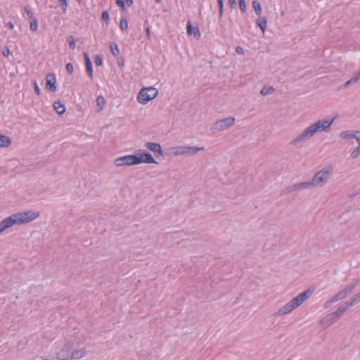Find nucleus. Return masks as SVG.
<instances>
[{
  "label": "nucleus",
  "mask_w": 360,
  "mask_h": 360,
  "mask_svg": "<svg viewBox=\"0 0 360 360\" xmlns=\"http://www.w3.org/2000/svg\"><path fill=\"white\" fill-rule=\"evenodd\" d=\"M38 217L39 213L32 210L13 214L0 222V233H2L15 224L20 225L29 223Z\"/></svg>",
  "instance_id": "f257e3e1"
},
{
  "label": "nucleus",
  "mask_w": 360,
  "mask_h": 360,
  "mask_svg": "<svg viewBox=\"0 0 360 360\" xmlns=\"http://www.w3.org/2000/svg\"><path fill=\"white\" fill-rule=\"evenodd\" d=\"M142 162L155 163V160L149 153H139L137 155H125L115 160V164L117 166H131Z\"/></svg>",
  "instance_id": "f03ea898"
},
{
  "label": "nucleus",
  "mask_w": 360,
  "mask_h": 360,
  "mask_svg": "<svg viewBox=\"0 0 360 360\" xmlns=\"http://www.w3.org/2000/svg\"><path fill=\"white\" fill-rule=\"evenodd\" d=\"M334 119L330 120H325L323 121H318L315 124L311 125L308 127L297 139V140L304 139L307 137H310L313 136L316 132L319 131H324L326 129L329 128L332 124ZM297 141V139L295 140Z\"/></svg>",
  "instance_id": "7ed1b4c3"
},
{
  "label": "nucleus",
  "mask_w": 360,
  "mask_h": 360,
  "mask_svg": "<svg viewBox=\"0 0 360 360\" xmlns=\"http://www.w3.org/2000/svg\"><path fill=\"white\" fill-rule=\"evenodd\" d=\"M158 95V89L153 86L143 87L139 91L136 98L139 103L146 105L150 101L155 98Z\"/></svg>",
  "instance_id": "20e7f679"
},
{
  "label": "nucleus",
  "mask_w": 360,
  "mask_h": 360,
  "mask_svg": "<svg viewBox=\"0 0 360 360\" xmlns=\"http://www.w3.org/2000/svg\"><path fill=\"white\" fill-rule=\"evenodd\" d=\"M330 173L329 169H324L319 172L313 179L311 184L316 186H321L326 182L328 179Z\"/></svg>",
  "instance_id": "39448f33"
},
{
  "label": "nucleus",
  "mask_w": 360,
  "mask_h": 360,
  "mask_svg": "<svg viewBox=\"0 0 360 360\" xmlns=\"http://www.w3.org/2000/svg\"><path fill=\"white\" fill-rule=\"evenodd\" d=\"M56 75L53 73H49L46 77V88L51 91H56Z\"/></svg>",
  "instance_id": "423d86ee"
},
{
  "label": "nucleus",
  "mask_w": 360,
  "mask_h": 360,
  "mask_svg": "<svg viewBox=\"0 0 360 360\" xmlns=\"http://www.w3.org/2000/svg\"><path fill=\"white\" fill-rule=\"evenodd\" d=\"M311 292L309 291H304V292L300 294L296 297L291 300L293 305H295V308L300 306L307 297H309Z\"/></svg>",
  "instance_id": "0eeeda50"
},
{
  "label": "nucleus",
  "mask_w": 360,
  "mask_h": 360,
  "mask_svg": "<svg viewBox=\"0 0 360 360\" xmlns=\"http://www.w3.org/2000/svg\"><path fill=\"white\" fill-rule=\"evenodd\" d=\"M203 149V148H192V147H179L177 148L176 151L174 153L175 155H181V154H188V153H195L200 150Z\"/></svg>",
  "instance_id": "6e6552de"
},
{
  "label": "nucleus",
  "mask_w": 360,
  "mask_h": 360,
  "mask_svg": "<svg viewBox=\"0 0 360 360\" xmlns=\"http://www.w3.org/2000/svg\"><path fill=\"white\" fill-rule=\"evenodd\" d=\"M234 122L235 119L233 117H227L217 122L216 127L218 129L221 130L229 126H231L234 123Z\"/></svg>",
  "instance_id": "1a4fd4ad"
},
{
  "label": "nucleus",
  "mask_w": 360,
  "mask_h": 360,
  "mask_svg": "<svg viewBox=\"0 0 360 360\" xmlns=\"http://www.w3.org/2000/svg\"><path fill=\"white\" fill-rule=\"evenodd\" d=\"M186 30L188 35L193 34V36L196 39H199L200 37V32L198 27H192L191 23L190 21L187 22Z\"/></svg>",
  "instance_id": "9d476101"
},
{
  "label": "nucleus",
  "mask_w": 360,
  "mask_h": 360,
  "mask_svg": "<svg viewBox=\"0 0 360 360\" xmlns=\"http://www.w3.org/2000/svg\"><path fill=\"white\" fill-rule=\"evenodd\" d=\"M146 146L154 153H157L159 155H162V151L161 146L159 143L148 142L146 143Z\"/></svg>",
  "instance_id": "9b49d317"
},
{
  "label": "nucleus",
  "mask_w": 360,
  "mask_h": 360,
  "mask_svg": "<svg viewBox=\"0 0 360 360\" xmlns=\"http://www.w3.org/2000/svg\"><path fill=\"white\" fill-rule=\"evenodd\" d=\"M295 309V305L290 301L288 304H286L282 309H279L277 312L278 315H283L288 313H290Z\"/></svg>",
  "instance_id": "f8f14e48"
},
{
  "label": "nucleus",
  "mask_w": 360,
  "mask_h": 360,
  "mask_svg": "<svg viewBox=\"0 0 360 360\" xmlns=\"http://www.w3.org/2000/svg\"><path fill=\"white\" fill-rule=\"evenodd\" d=\"M86 354V352L84 349H77L75 350L72 352V354L70 356H63V358H68L70 359H78L82 357H83Z\"/></svg>",
  "instance_id": "ddd939ff"
},
{
  "label": "nucleus",
  "mask_w": 360,
  "mask_h": 360,
  "mask_svg": "<svg viewBox=\"0 0 360 360\" xmlns=\"http://www.w3.org/2000/svg\"><path fill=\"white\" fill-rule=\"evenodd\" d=\"M11 139L10 137L0 134V147L8 148L11 145Z\"/></svg>",
  "instance_id": "4468645a"
},
{
  "label": "nucleus",
  "mask_w": 360,
  "mask_h": 360,
  "mask_svg": "<svg viewBox=\"0 0 360 360\" xmlns=\"http://www.w3.org/2000/svg\"><path fill=\"white\" fill-rule=\"evenodd\" d=\"M53 108L60 115L64 113L65 111V105L60 101H56L53 103Z\"/></svg>",
  "instance_id": "2eb2a0df"
},
{
  "label": "nucleus",
  "mask_w": 360,
  "mask_h": 360,
  "mask_svg": "<svg viewBox=\"0 0 360 360\" xmlns=\"http://www.w3.org/2000/svg\"><path fill=\"white\" fill-rule=\"evenodd\" d=\"M257 25L262 30V32H264L266 27V20L264 17H260L257 20Z\"/></svg>",
  "instance_id": "dca6fc26"
},
{
  "label": "nucleus",
  "mask_w": 360,
  "mask_h": 360,
  "mask_svg": "<svg viewBox=\"0 0 360 360\" xmlns=\"http://www.w3.org/2000/svg\"><path fill=\"white\" fill-rule=\"evenodd\" d=\"M105 99L102 96H99L96 98V107L97 111H100L103 109V105H105Z\"/></svg>",
  "instance_id": "f3484780"
},
{
  "label": "nucleus",
  "mask_w": 360,
  "mask_h": 360,
  "mask_svg": "<svg viewBox=\"0 0 360 360\" xmlns=\"http://www.w3.org/2000/svg\"><path fill=\"white\" fill-rule=\"evenodd\" d=\"M252 7L257 15H260L262 13V7L259 1L254 0L252 1Z\"/></svg>",
  "instance_id": "a211bd4d"
},
{
  "label": "nucleus",
  "mask_w": 360,
  "mask_h": 360,
  "mask_svg": "<svg viewBox=\"0 0 360 360\" xmlns=\"http://www.w3.org/2000/svg\"><path fill=\"white\" fill-rule=\"evenodd\" d=\"M359 79H360V72H359L354 77H352L349 80H348L346 82L345 86H347L350 84H354V83L356 82Z\"/></svg>",
  "instance_id": "6ab92c4d"
},
{
  "label": "nucleus",
  "mask_w": 360,
  "mask_h": 360,
  "mask_svg": "<svg viewBox=\"0 0 360 360\" xmlns=\"http://www.w3.org/2000/svg\"><path fill=\"white\" fill-rule=\"evenodd\" d=\"M37 27H38L37 20V18H33V20H32V21L30 22V28L32 32H36L37 30Z\"/></svg>",
  "instance_id": "aec40b11"
},
{
  "label": "nucleus",
  "mask_w": 360,
  "mask_h": 360,
  "mask_svg": "<svg viewBox=\"0 0 360 360\" xmlns=\"http://www.w3.org/2000/svg\"><path fill=\"white\" fill-rule=\"evenodd\" d=\"M340 137L342 139L355 138V134L351 133L349 131H344L340 134Z\"/></svg>",
  "instance_id": "412c9836"
},
{
  "label": "nucleus",
  "mask_w": 360,
  "mask_h": 360,
  "mask_svg": "<svg viewBox=\"0 0 360 360\" xmlns=\"http://www.w3.org/2000/svg\"><path fill=\"white\" fill-rule=\"evenodd\" d=\"M67 41L69 44L70 48L72 49H75V42L74 37L72 35L68 36L67 38Z\"/></svg>",
  "instance_id": "4be33fe9"
},
{
  "label": "nucleus",
  "mask_w": 360,
  "mask_h": 360,
  "mask_svg": "<svg viewBox=\"0 0 360 360\" xmlns=\"http://www.w3.org/2000/svg\"><path fill=\"white\" fill-rule=\"evenodd\" d=\"M274 89L269 86H264V88L261 90V94L267 95L273 93Z\"/></svg>",
  "instance_id": "5701e85b"
},
{
  "label": "nucleus",
  "mask_w": 360,
  "mask_h": 360,
  "mask_svg": "<svg viewBox=\"0 0 360 360\" xmlns=\"http://www.w3.org/2000/svg\"><path fill=\"white\" fill-rule=\"evenodd\" d=\"M120 27L122 31L127 30L128 24L125 19H122L120 22Z\"/></svg>",
  "instance_id": "b1692460"
},
{
  "label": "nucleus",
  "mask_w": 360,
  "mask_h": 360,
  "mask_svg": "<svg viewBox=\"0 0 360 360\" xmlns=\"http://www.w3.org/2000/svg\"><path fill=\"white\" fill-rule=\"evenodd\" d=\"M239 8L241 12L245 13L246 11V4L245 0H238Z\"/></svg>",
  "instance_id": "393cba45"
},
{
  "label": "nucleus",
  "mask_w": 360,
  "mask_h": 360,
  "mask_svg": "<svg viewBox=\"0 0 360 360\" xmlns=\"http://www.w3.org/2000/svg\"><path fill=\"white\" fill-rule=\"evenodd\" d=\"M101 19L103 22H106V24L108 23L109 14L107 11H103L102 12Z\"/></svg>",
  "instance_id": "a878e982"
},
{
  "label": "nucleus",
  "mask_w": 360,
  "mask_h": 360,
  "mask_svg": "<svg viewBox=\"0 0 360 360\" xmlns=\"http://www.w3.org/2000/svg\"><path fill=\"white\" fill-rule=\"evenodd\" d=\"M94 63L96 66H101L102 65L101 57L98 55H96L95 57Z\"/></svg>",
  "instance_id": "bb28decb"
},
{
  "label": "nucleus",
  "mask_w": 360,
  "mask_h": 360,
  "mask_svg": "<svg viewBox=\"0 0 360 360\" xmlns=\"http://www.w3.org/2000/svg\"><path fill=\"white\" fill-rule=\"evenodd\" d=\"M67 72L69 73V75H72L74 71L73 65L71 63H68L65 66Z\"/></svg>",
  "instance_id": "cd10ccee"
},
{
  "label": "nucleus",
  "mask_w": 360,
  "mask_h": 360,
  "mask_svg": "<svg viewBox=\"0 0 360 360\" xmlns=\"http://www.w3.org/2000/svg\"><path fill=\"white\" fill-rule=\"evenodd\" d=\"M84 60H85V66H87V65H91V60L88 56V53H84Z\"/></svg>",
  "instance_id": "c85d7f7f"
},
{
  "label": "nucleus",
  "mask_w": 360,
  "mask_h": 360,
  "mask_svg": "<svg viewBox=\"0 0 360 360\" xmlns=\"http://www.w3.org/2000/svg\"><path fill=\"white\" fill-rule=\"evenodd\" d=\"M360 154V147L358 146L357 148H356L352 152V158H356Z\"/></svg>",
  "instance_id": "c756f323"
},
{
  "label": "nucleus",
  "mask_w": 360,
  "mask_h": 360,
  "mask_svg": "<svg viewBox=\"0 0 360 360\" xmlns=\"http://www.w3.org/2000/svg\"><path fill=\"white\" fill-rule=\"evenodd\" d=\"M86 70L88 75L91 78L93 76L92 65L86 66Z\"/></svg>",
  "instance_id": "7c9ffc66"
},
{
  "label": "nucleus",
  "mask_w": 360,
  "mask_h": 360,
  "mask_svg": "<svg viewBox=\"0 0 360 360\" xmlns=\"http://www.w3.org/2000/svg\"><path fill=\"white\" fill-rule=\"evenodd\" d=\"M24 9H25V12L27 13V15L31 20H33V18H35L33 15V13L28 8L25 7Z\"/></svg>",
  "instance_id": "2f4dec72"
},
{
  "label": "nucleus",
  "mask_w": 360,
  "mask_h": 360,
  "mask_svg": "<svg viewBox=\"0 0 360 360\" xmlns=\"http://www.w3.org/2000/svg\"><path fill=\"white\" fill-rule=\"evenodd\" d=\"M10 54V50L8 47H4L2 49V55L5 57H8Z\"/></svg>",
  "instance_id": "473e14b6"
},
{
  "label": "nucleus",
  "mask_w": 360,
  "mask_h": 360,
  "mask_svg": "<svg viewBox=\"0 0 360 360\" xmlns=\"http://www.w3.org/2000/svg\"><path fill=\"white\" fill-rule=\"evenodd\" d=\"M34 90L37 95L40 94V89L36 82H34Z\"/></svg>",
  "instance_id": "72a5a7b5"
},
{
  "label": "nucleus",
  "mask_w": 360,
  "mask_h": 360,
  "mask_svg": "<svg viewBox=\"0 0 360 360\" xmlns=\"http://www.w3.org/2000/svg\"><path fill=\"white\" fill-rule=\"evenodd\" d=\"M228 4L231 8H234L236 6V0H229Z\"/></svg>",
  "instance_id": "f704fd0d"
},
{
  "label": "nucleus",
  "mask_w": 360,
  "mask_h": 360,
  "mask_svg": "<svg viewBox=\"0 0 360 360\" xmlns=\"http://www.w3.org/2000/svg\"><path fill=\"white\" fill-rule=\"evenodd\" d=\"M116 3L122 9H124V0H116Z\"/></svg>",
  "instance_id": "c9c22d12"
},
{
  "label": "nucleus",
  "mask_w": 360,
  "mask_h": 360,
  "mask_svg": "<svg viewBox=\"0 0 360 360\" xmlns=\"http://www.w3.org/2000/svg\"><path fill=\"white\" fill-rule=\"evenodd\" d=\"M236 52L238 54H243V49L241 46H237L236 48Z\"/></svg>",
  "instance_id": "e433bc0d"
},
{
  "label": "nucleus",
  "mask_w": 360,
  "mask_h": 360,
  "mask_svg": "<svg viewBox=\"0 0 360 360\" xmlns=\"http://www.w3.org/2000/svg\"><path fill=\"white\" fill-rule=\"evenodd\" d=\"M346 308H344V309H341V308H339L337 311H336V315L337 316H340L341 314H343V312L345 311Z\"/></svg>",
  "instance_id": "4c0bfd02"
},
{
  "label": "nucleus",
  "mask_w": 360,
  "mask_h": 360,
  "mask_svg": "<svg viewBox=\"0 0 360 360\" xmlns=\"http://www.w3.org/2000/svg\"><path fill=\"white\" fill-rule=\"evenodd\" d=\"M355 139H356V141L360 144V131H356L355 133Z\"/></svg>",
  "instance_id": "58836bf2"
},
{
  "label": "nucleus",
  "mask_w": 360,
  "mask_h": 360,
  "mask_svg": "<svg viewBox=\"0 0 360 360\" xmlns=\"http://www.w3.org/2000/svg\"><path fill=\"white\" fill-rule=\"evenodd\" d=\"M6 26H7L9 29H11V30L13 29V27H14V25H13V24L11 22H8L6 23Z\"/></svg>",
  "instance_id": "ea45409f"
},
{
  "label": "nucleus",
  "mask_w": 360,
  "mask_h": 360,
  "mask_svg": "<svg viewBox=\"0 0 360 360\" xmlns=\"http://www.w3.org/2000/svg\"><path fill=\"white\" fill-rule=\"evenodd\" d=\"M58 1L61 4L62 6H65V7L68 6L66 0H58Z\"/></svg>",
  "instance_id": "a19ab883"
},
{
  "label": "nucleus",
  "mask_w": 360,
  "mask_h": 360,
  "mask_svg": "<svg viewBox=\"0 0 360 360\" xmlns=\"http://www.w3.org/2000/svg\"><path fill=\"white\" fill-rule=\"evenodd\" d=\"M224 13V7L219 8V15L220 17L223 15Z\"/></svg>",
  "instance_id": "79ce46f5"
},
{
  "label": "nucleus",
  "mask_w": 360,
  "mask_h": 360,
  "mask_svg": "<svg viewBox=\"0 0 360 360\" xmlns=\"http://www.w3.org/2000/svg\"><path fill=\"white\" fill-rule=\"evenodd\" d=\"M125 3L128 6H131L133 4V0H125Z\"/></svg>",
  "instance_id": "37998d69"
},
{
  "label": "nucleus",
  "mask_w": 360,
  "mask_h": 360,
  "mask_svg": "<svg viewBox=\"0 0 360 360\" xmlns=\"http://www.w3.org/2000/svg\"><path fill=\"white\" fill-rule=\"evenodd\" d=\"M310 184L304 183L302 184H300L297 186V188H304L306 187L307 185H309Z\"/></svg>",
  "instance_id": "c03bdc74"
},
{
  "label": "nucleus",
  "mask_w": 360,
  "mask_h": 360,
  "mask_svg": "<svg viewBox=\"0 0 360 360\" xmlns=\"http://www.w3.org/2000/svg\"><path fill=\"white\" fill-rule=\"evenodd\" d=\"M217 2H218V4H219V8L224 7L223 0H217Z\"/></svg>",
  "instance_id": "a18cd8bd"
},
{
  "label": "nucleus",
  "mask_w": 360,
  "mask_h": 360,
  "mask_svg": "<svg viewBox=\"0 0 360 360\" xmlns=\"http://www.w3.org/2000/svg\"><path fill=\"white\" fill-rule=\"evenodd\" d=\"M146 34H147V37H148V39H150V30H149V28H148V27L146 29Z\"/></svg>",
  "instance_id": "49530a36"
},
{
  "label": "nucleus",
  "mask_w": 360,
  "mask_h": 360,
  "mask_svg": "<svg viewBox=\"0 0 360 360\" xmlns=\"http://www.w3.org/2000/svg\"><path fill=\"white\" fill-rule=\"evenodd\" d=\"M117 63H118V65H119L120 66H123V65H124V62H123V60H118Z\"/></svg>",
  "instance_id": "de8ad7c7"
},
{
  "label": "nucleus",
  "mask_w": 360,
  "mask_h": 360,
  "mask_svg": "<svg viewBox=\"0 0 360 360\" xmlns=\"http://www.w3.org/2000/svg\"><path fill=\"white\" fill-rule=\"evenodd\" d=\"M109 48H110L111 52L112 53V48H114V46H112V43L109 44Z\"/></svg>",
  "instance_id": "09e8293b"
},
{
  "label": "nucleus",
  "mask_w": 360,
  "mask_h": 360,
  "mask_svg": "<svg viewBox=\"0 0 360 360\" xmlns=\"http://www.w3.org/2000/svg\"><path fill=\"white\" fill-rule=\"evenodd\" d=\"M109 48H110L111 52L112 53V48H114V46H112V43L109 44Z\"/></svg>",
  "instance_id": "8fccbe9b"
},
{
  "label": "nucleus",
  "mask_w": 360,
  "mask_h": 360,
  "mask_svg": "<svg viewBox=\"0 0 360 360\" xmlns=\"http://www.w3.org/2000/svg\"><path fill=\"white\" fill-rule=\"evenodd\" d=\"M65 347H66L67 349H70V348H71V347H72V344H67V345H65Z\"/></svg>",
  "instance_id": "3c124183"
},
{
  "label": "nucleus",
  "mask_w": 360,
  "mask_h": 360,
  "mask_svg": "<svg viewBox=\"0 0 360 360\" xmlns=\"http://www.w3.org/2000/svg\"><path fill=\"white\" fill-rule=\"evenodd\" d=\"M63 10L64 12L66 11L67 7H65V6H63Z\"/></svg>",
  "instance_id": "603ef678"
},
{
  "label": "nucleus",
  "mask_w": 360,
  "mask_h": 360,
  "mask_svg": "<svg viewBox=\"0 0 360 360\" xmlns=\"http://www.w3.org/2000/svg\"><path fill=\"white\" fill-rule=\"evenodd\" d=\"M162 0H155L157 3H160Z\"/></svg>",
  "instance_id": "864d4df0"
},
{
  "label": "nucleus",
  "mask_w": 360,
  "mask_h": 360,
  "mask_svg": "<svg viewBox=\"0 0 360 360\" xmlns=\"http://www.w3.org/2000/svg\"><path fill=\"white\" fill-rule=\"evenodd\" d=\"M77 1H79V2H80V1H82V0H77Z\"/></svg>",
  "instance_id": "5fc2aeb1"
},
{
  "label": "nucleus",
  "mask_w": 360,
  "mask_h": 360,
  "mask_svg": "<svg viewBox=\"0 0 360 360\" xmlns=\"http://www.w3.org/2000/svg\"><path fill=\"white\" fill-rule=\"evenodd\" d=\"M287 360H291V359H287Z\"/></svg>",
  "instance_id": "6e6d98bb"
}]
</instances>
